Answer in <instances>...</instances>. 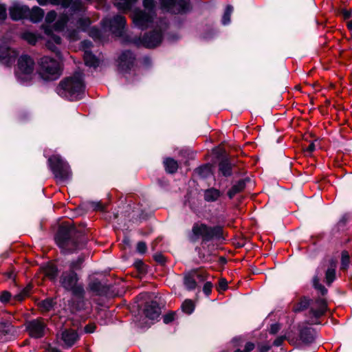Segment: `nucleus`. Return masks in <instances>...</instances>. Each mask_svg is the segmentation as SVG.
<instances>
[{"label":"nucleus","mask_w":352,"mask_h":352,"mask_svg":"<svg viewBox=\"0 0 352 352\" xmlns=\"http://www.w3.org/2000/svg\"><path fill=\"white\" fill-rule=\"evenodd\" d=\"M43 28L45 33L49 36L46 43V47L50 51L54 52L57 56L60 57V52L56 45L60 44L61 38L53 33V28L50 25H47Z\"/></svg>","instance_id":"4468645a"},{"label":"nucleus","mask_w":352,"mask_h":352,"mask_svg":"<svg viewBox=\"0 0 352 352\" xmlns=\"http://www.w3.org/2000/svg\"><path fill=\"white\" fill-rule=\"evenodd\" d=\"M232 165L228 158H223L219 164V170L225 177L230 176L232 174Z\"/></svg>","instance_id":"b1692460"},{"label":"nucleus","mask_w":352,"mask_h":352,"mask_svg":"<svg viewBox=\"0 0 352 352\" xmlns=\"http://www.w3.org/2000/svg\"><path fill=\"white\" fill-rule=\"evenodd\" d=\"M83 261H84V257L80 256L78 258V259L76 261L71 262L70 265H69V268H70L69 270H73L75 272V270H80L81 267H80L81 264L83 263Z\"/></svg>","instance_id":"79ce46f5"},{"label":"nucleus","mask_w":352,"mask_h":352,"mask_svg":"<svg viewBox=\"0 0 352 352\" xmlns=\"http://www.w3.org/2000/svg\"><path fill=\"white\" fill-rule=\"evenodd\" d=\"M308 307V302L305 300V301L300 302L298 305H297L295 308V311H300L305 310Z\"/></svg>","instance_id":"49530a36"},{"label":"nucleus","mask_w":352,"mask_h":352,"mask_svg":"<svg viewBox=\"0 0 352 352\" xmlns=\"http://www.w3.org/2000/svg\"><path fill=\"white\" fill-rule=\"evenodd\" d=\"M166 171L168 173H175L178 169V164L173 158L168 157L164 161Z\"/></svg>","instance_id":"bb28decb"},{"label":"nucleus","mask_w":352,"mask_h":352,"mask_svg":"<svg viewBox=\"0 0 352 352\" xmlns=\"http://www.w3.org/2000/svg\"><path fill=\"white\" fill-rule=\"evenodd\" d=\"M249 181L250 179L248 178L241 179L236 184L233 185V186L228 192V196L229 198L232 199L235 195L243 190V189L245 188L246 183Z\"/></svg>","instance_id":"412c9836"},{"label":"nucleus","mask_w":352,"mask_h":352,"mask_svg":"<svg viewBox=\"0 0 352 352\" xmlns=\"http://www.w3.org/2000/svg\"><path fill=\"white\" fill-rule=\"evenodd\" d=\"M67 36L72 41H77L79 38V30H68L67 31Z\"/></svg>","instance_id":"a18cd8bd"},{"label":"nucleus","mask_w":352,"mask_h":352,"mask_svg":"<svg viewBox=\"0 0 352 352\" xmlns=\"http://www.w3.org/2000/svg\"><path fill=\"white\" fill-rule=\"evenodd\" d=\"M137 251L141 254H144L146 251V245L143 241H140L137 244Z\"/></svg>","instance_id":"09e8293b"},{"label":"nucleus","mask_w":352,"mask_h":352,"mask_svg":"<svg viewBox=\"0 0 352 352\" xmlns=\"http://www.w3.org/2000/svg\"><path fill=\"white\" fill-rule=\"evenodd\" d=\"M88 204L94 210L103 211L104 210V206L100 201H91L88 202Z\"/></svg>","instance_id":"c03bdc74"},{"label":"nucleus","mask_w":352,"mask_h":352,"mask_svg":"<svg viewBox=\"0 0 352 352\" xmlns=\"http://www.w3.org/2000/svg\"><path fill=\"white\" fill-rule=\"evenodd\" d=\"M233 11V7L230 5L227 6L226 11L222 17V23L227 25L230 22V16Z\"/></svg>","instance_id":"ea45409f"},{"label":"nucleus","mask_w":352,"mask_h":352,"mask_svg":"<svg viewBox=\"0 0 352 352\" xmlns=\"http://www.w3.org/2000/svg\"><path fill=\"white\" fill-rule=\"evenodd\" d=\"M175 314L174 312L169 313L168 314L164 315L163 317L164 322L165 324H168L170 322L173 321L175 319Z\"/></svg>","instance_id":"de8ad7c7"},{"label":"nucleus","mask_w":352,"mask_h":352,"mask_svg":"<svg viewBox=\"0 0 352 352\" xmlns=\"http://www.w3.org/2000/svg\"><path fill=\"white\" fill-rule=\"evenodd\" d=\"M100 31L96 28H91L90 29L89 35L91 37L98 38L100 36Z\"/></svg>","instance_id":"680f3d73"},{"label":"nucleus","mask_w":352,"mask_h":352,"mask_svg":"<svg viewBox=\"0 0 352 352\" xmlns=\"http://www.w3.org/2000/svg\"><path fill=\"white\" fill-rule=\"evenodd\" d=\"M144 10H135L132 14V19L134 25L140 30H146L155 22L159 23V21H155L156 13L155 10V2L153 0H144Z\"/></svg>","instance_id":"39448f33"},{"label":"nucleus","mask_w":352,"mask_h":352,"mask_svg":"<svg viewBox=\"0 0 352 352\" xmlns=\"http://www.w3.org/2000/svg\"><path fill=\"white\" fill-rule=\"evenodd\" d=\"M84 88L83 74L80 71H77L73 76L61 80L56 91L60 96L74 100L80 98Z\"/></svg>","instance_id":"7ed1b4c3"},{"label":"nucleus","mask_w":352,"mask_h":352,"mask_svg":"<svg viewBox=\"0 0 352 352\" xmlns=\"http://www.w3.org/2000/svg\"><path fill=\"white\" fill-rule=\"evenodd\" d=\"M51 170L55 177L60 181H65L70 177L69 166L60 157L53 155L48 160Z\"/></svg>","instance_id":"1a4fd4ad"},{"label":"nucleus","mask_w":352,"mask_h":352,"mask_svg":"<svg viewBox=\"0 0 352 352\" xmlns=\"http://www.w3.org/2000/svg\"><path fill=\"white\" fill-rule=\"evenodd\" d=\"M58 63L48 56H44L41 59L40 75L45 80H54L59 76Z\"/></svg>","instance_id":"9d476101"},{"label":"nucleus","mask_w":352,"mask_h":352,"mask_svg":"<svg viewBox=\"0 0 352 352\" xmlns=\"http://www.w3.org/2000/svg\"><path fill=\"white\" fill-rule=\"evenodd\" d=\"M285 340H286L285 336H279L275 339L273 342V345L276 346H280Z\"/></svg>","instance_id":"4d7b16f0"},{"label":"nucleus","mask_w":352,"mask_h":352,"mask_svg":"<svg viewBox=\"0 0 352 352\" xmlns=\"http://www.w3.org/2000/svg\"><path fill=\"white\" fill-rule=\"evenodd\" d=\"M46 324L41 318L27 321L25 329L30 337L34 338H41L44 336Z\"/></svg>","instance_id":"f8f14e48"},{"label":"nucleus","mask_w":352,"mask_h":352,"mask_svg":"<svg viewBox=\"0 0 352 352\" xmlns=\"http://www.w3.org/2000/svg\"><path fill=\"white\" fill-rule=\"evenodd\" d=\"M50 4L54 6L60 5L64 8H67L70 6L71 0H50Z\"/></svg>","instance_id":"37998d69"},{"label":"nucleus","mask_w":352,"mask_h":352,"mask_svg":"<svg viewBox=\"0 0 352 352\" xmlns=\"http://www.w3.org/2000/svg\"><path fill=\"white\" fill-rule=\"evenodd\" d=\"M21 38L31 45H35L38 37L31 32H24L21 34Z\"/></svg>","instance_id":"f704fd0d"},{"label":"nucleus","mask_w":352,"mask_h":352,"mask_svg":"<svg viewBox=\"0 0 352 352\" xmlns=\"http://www.w3.org/2000/svg\"><path fill=\"white\" fill-rule=\"evenodd\" d=\"M154 259L160 264H164L165 262L164 256L161 254H156L154 255Z\"/></svg>","instance_id":"0e129e2a"},{"label":"nucleus","mask_w":352,"mask_h":352,"mask_svg":"<svg viewBox=\"0 0 352 352\" xmlns=\"http://www.w3.org/2000/svg\"><path fill=\"white\" fill-rule=\"evenodd\" d=\"M300 339L304 342L308 341V333L306 328L302 329L300 333Z\"/></svg>","instance_id":"6e6d98bb"},{"label":"nucleus","mask_w":352,"mask_h":352,"mask_svg":"<svg viewBox=\"0 0 352 352\" xmlns=\"http://www.w3.org/2000/svg\"><path fill=\"white\" fill-rule=\"evenodd\" d=\"M144 313L146 317L148 319L155 320L160 317L161 314V308L156 301H151L146 303L144 309Z\"/></svg>","instance_id":"f3484780"},{"label":"nucleus","mask_w":352,"mask_h":352,"mask_svg":"<svg viewBox=\"0 0 352 352\" xmlns=\"http://www.w3.org/2000/svg\"><path fill=\"white\" fill-rule=\"evenodd\" d=\"M228 287V282L226 279H221L219 283V287L222 290H226Z\"/></svg>","instance_id":"338daca9"},{"label":"nucleus","mask_w":352,"mask_h":352,"mask_svg":"<svg viewBox=\"0 0 352 352\" xmlns=\"http://www.w3.org/2000/svg\"><path fill=\"white\" fill-rule=\"evenodd\" d=\"M43 272L46 276L53 280L58 274V270L56 266L52 264H48L43 267Z\"/></svg>","instance_id":"7c9ffc66"},{"label":"nucleus","mask_w":352,"mask_h":352,"mask_svg":"<svg viewBox=\"0 0 352 352\" xmlns=\"http://www.w3.org/2000/svg\"><path fill=\"white\" fill-rule=\"evenodd\" d=\"M161 4L167 11L179 14L186 12L188 3L185 0H160Z\"/></svg>","instance_id":"ddd939ff"},{"label":"nucleus","mask_w":352,"mask_h":352,"mask_svg":"<svg viewBox=\"0 0 352 352\" xmlns=\"http://www.w3.org/2000/svg\"><path fill=\"white\" fill-rule=\"evenodd\" d=\"M184 283L188 290L195 289L196 288V278L194 277L192 272L185 275L184 278Z\"/></svg>","instance_id":"c85d7f7f"},{"label":"nucleus","mask_w":352,"mask_h":352,"mask_svg":"<svg viewBox=\"0 0 352 352\" xmlns=\"http://www.w3.org/2000/svg\"><path fill=\"white\" fill-rule=\"evenodd\" d=\"M10 293L7 291H4L0 296V301L2 302H6L10 300Z\"/></svg>","instance_id":"8fccbe9b"},{"label":"nucleus","mask_w":352,"mask_h":352,"mask_svg":"<svg viewBox=\"0 0 352 352\" xmlns=\"http://www.w3.org/2000/svg\"><path fill=\"white\" fill-rule=\"evenodd\" d=\"M137 0H114V5L122 10H130Z\"/></svg>","instance_id":"c756f323"},{"label":"nucleus","mask_w":352,"mask_h":352,"mask_svg":"<svg viewBox=\"0 0 352 352\" xmlns=\"http://www.w3.org/2000/svg\"><path fill=\"white\" fill-rule=\"evenodd\" d=\"M16 53L11 48L2 46L0 47V60L6 65L13 62L16 56Z\"/></svg>","instance_id":"aec40b11"},{"label":"nucleus","mask_w":352,"mask_h":352,"mask_svg":"<svg viewBox=\"0 0 352 352\" xmlns=\"http://www.w3.org/2000/svg\"><path fill=\"white\" fill-rule=\"evenodd\" d=\"M56 17V12L55 11H50V12H49L47 13V14L46 16V18H45V20H46L47 22L51 23L53 21H54Z\"/></svg>","instance_id":"864d4df0"},{"label":"nucleus","mask_w":352,"mask_h":352,"mask_svg":"<svg viewBox=\"0 0 352 352\" xmlns=\"http://www.w3.org/2000/svg\"><path fill=\"white\" fill-rule=\"evenodd\" d=\"M280 329V324L279 323H275L271 325L270 329V333L274 335L277 333Z\"/></svg>","instance_id":"3c124183"},{"label":"nucleus","mask_w":352,"mask_h":352,"mask_svg":"<svg viewBox=\"0 0 352 352\" xmlns=\"http://www.w3.org/2000/svg\"><path fill=\"white\" fill-rule=\"evenodd\" d=\"M56 302L52 298H47L39 303V306L45 311H50L55 305Z\"/></svg>","instance_id":"e433bc0d"},{"label":"nucleus","mask_w":352,"mask_h":352,"mask_svg":"<svg viewBox=\"0 0 352 352\" xmlns=\"http://www.w3.org/2000/svg\"><path fill=\"white\" fill-rule=\"evenodd\" d=\"M168 27L167 22L165 19H159V23L157 24L155 29L146 33L141 38L139 37H133L127 41L130 43H134L137 45L142 44L148 48H152L160 45L162 41L163 33L166 30Z\"/></svg>","instance_id":"423d86ee"},{"label":"nucleus","mask_w":352,"mask_h":352,"mask_svg":"<svg viewBox=\"0 0 352 352\" xmlns=\"http://www.w3.org/2000/svg\"><path fill=\"white\" fill-rule=\"evenodd\" d=\"M56 240L58 246L66 253L81 249L87 242L85 230L76 228L69 223H64L60 226Z\"/></svg>","instance_id":"f03ea898"},{"label":"nucleus","mask_w":352,"mask_h":352,"mask_svg":"<svg viewBox=\"0 0 352 352\" xmlns=\"http://www.w3.org/2000/svg\"><path fill=\"white\" fill-rule=\"evenodd\" d=\"M255 347V345L253 342H248L245 344V348L243 349V352H250Z\"/></svg>","instance_id":"052dcab7"},{"label":"nucleus","mask_w":352,"mask_h":352,"mask_svg":"<svg viewBox=\"0 0 352 352\" xmlns=\"http://www.w3.org/2000/svg\"><path fill=\"white\" fill-rule=\"evenodd\" d=\"M191 272H192V275L194 276V277L195 278L198 279L200 281H204V280L205 278H204V275L202 274L199 273V272H197L196 271H192Z\"/></svg>","instance_id":"774afa93"},{"label":"nucleus","mask_w":352,"mask_h":352,"mask_svg":"<svg viewBox=\"0 0 352 352\" xmlns=\"http://www.w3.org/2000/svg\"><path fill=\"white\" fill-rule=\"evenodd\" d=\"M135 267L140 272H143L144 270V263L141 260H138L134 263Z\"/></svg>","instance_id":"69168bd1"},{"label":"nucleus","mask_w":352,"mask_h":352,"mask_svg":"<svg viewBox=\"0 0 352 352\" xmlns=\"http://www.w3.org/2000/svg\"><path fill=\"white\" fill-rule=\"evenodd\" d=\"M309 351H314L321 344V340L317 333L316 329H313V332H311V328L309 327Z\"/></svg>","instance_id":"5701e85b"},{"label":"nucleus","mask_w":352,"mask_h":352,"mask_svg":"<svg viewBox=\"0 0 352 352\" xmlns=\"http://www.w3.org/2000/svg\"><path fill=\"white\" fill-rule=\"evenodd\" d=\"M195 308L194 303L191 300H186L182 305V309L184 312L190 314Z\"/></svg>","instance_id":"4c0bfd02"},{"label":"nucleus","mask_w":352,"mask_h":352,"mask_svg":"<svg viewBox=\"0 0 352 352\" xmlns=\"http://www.w3.org/2000/svg\"><path fill=\"white\" fill-rule=\"evenodd\" d=\"M44 16V11L39 7H34L30 12V19L33 22L41 21Z\"/></svg>","instance_id":"473e14b6"},{"label":"nucleus","mask_w":352,"mask_h":352,"mask_svg":"<svg viewBox=\"0 0 352 352\" xmlns=\"http://www.w3.org/2000/svg\"><path fill=\"white\" fill-rule=\"evenodd\" d=\"M101 24L115 36L123 38L125 43H129L127 40L132 39V37L126 34V19L123 16L118 14L112 18H105L101 21Z\"/></svg>","instance_id":"0eeeda50"},{"label":"nucleus","mask_w":352,"mask_h":352,"mask_svg":"<svg viewBox=\"0 0 352 352\" xmlns=\"http://www.w3.org/2000/svg\"><path fill=\"white\" fill-rule=\"evenodd\" d=\"M204 200L208 202L215 201L221 196V192L214 188H210L204 191Z\"/></svg>","instance_id":"393cba45"},{"label":"nucleus","mask_w":352,"mask_h":352,"mask_svg":"<svg viewBox=\"0 0 352 352\" xmlns=\"http://www.w3.org/2000/svg\"><path fill=\"white\" fill-rule=\"evenodd\" d=\"M68 21H69V19L67 15L61 16L54 25V30L56 31L63 30Z\"/></svg>","instance_id":"c9c22d12"},{"label":"nucleus","mask_w":352,"mask_h":352,"mask_svg":"<svg viewBox=\"0 0 352 352\" xmlns=\"http://www.w3.org/2000/svg\"><path fill=\"white\" fill-rule=\"evenodd\" d=\"M29 9L27 6H22L20 3H14L9 8V13L10 17L15 21L22 19Z\"/></svg>","instance_id":"a211bd4d"},{"label":"nucleus","mask_w":352,"mask_h":352,"mask_svg":"<svg viewBox=\"0 0 352 352\" xmlns=\"http://www.w3.org/2000/svg\"><path fill=\"white\" fill-rule=\"evenodd\" d=\"M60 339L66 346L70 347L77 341L78 336L74 330L65 329L61 333Z\"/></svg>","instance_id":"6ab92c4d"},{"label":"nucleus","mask_w":352,"mask_h":352,"mask_svg":"<svg viewBox=\"0 0 352 352\" xmlns=\"http://www.w3.org/2000/svg\"><path fill=\"white\" fill-rule=\"evenodd\" d=\"M6 8L4 5L0 4V19L3 20L6 18Z\"/></svg>","instance_id":"bf43d9fd"},{"label":"nucleus","mask_w":352,"mask_h":352,"mask_svg":"<svg viewBox=\"0 0 352 352\" xmlns=\"http://www.w3.org/2000/svg\"><path fill=\"white\" fill-rule=\"evenodd\" d=\"M337 261L330 258L323 261L318 266L316 274L312 278V285L317 298L309 301V326L321 324L320 318L327 309L326 296L327 288L321 283V277L324 274V282L327 287H331L336 279Z\"/></svg>","instance_id":"f257e3e1"},{"label":"nucleus","mask_w":352,"mask_h":352,"mask_svg":"<svg viewBox=\"0 0 352 352\" xmlns=\"http://www.w3.org/2000/svg\"><path fill=\"white\" fill-rule=\"evenodd\" d=\"M195 172L201 177H208L211 174V166L209 164H205L197 168L195 170Z\"/></svg>","instance_id":"72a5a7b5"},{"label":"nucleus","mask_w":352,"mask_h":352,"mask_svg":"<svg viewBox=\"0 0 352 352\" xmlns=\"http://www.w3.org/2000/svg\"><path fill=\"white\" fill-rule=\"evenodd\" d=\"M69 7L71 10L74 13L80 12L83 14L87 10V8L81 0H75L74 1L71 0Z\"/></svg>","instance_id":"cd10ccee"},{"label":"nucleus","mask_w":352,"mask_h":352,"mask_svg":"<svg viewBox=\"0 0 352 352\" xmlns=\"http://www.w3.org/2000/svg\"><path fill=\"white\" fill-rule=\"evenodd\" d=\"M212 285L210 282H206L203 287L204 292L208 296L211 293Z\"/></svg>","instance_id":"603ef678"},{"label":"nucleus","mask_w":352,"mask_h":352,"mask_svg":"<svg viewBox=\"0 0 352 352\" xmlns=\"http://www.w3.org/2000/svg\"><path fill=\"white\" fill-rule=\"evenodd\" d=\"M91 24V21L89 16L85 14H80L76 19V25L79 30L86 32Z\"/></svg>","instance_id":"4be33fe9"},{"label":"nucleus","mask_w":352,"mask_h":352,"mask_svg":"<svg viewBox=\"0 0 352 352\" xmlns=\"http://www.w3.org/2000/svg\"><path fill=\"white\" fill-rule=\"evenodd\" d=\"M60 284L66 291L71 292L72 295L78 299L76 309H82L85 290L83 285L79 283L78 274L73 270L63 272L60 277Z\"/></svg>","instance_id":"20e7f679"},{"label":"nucleus","mask_w":352,"mask_h":352,"mask_svg":"<svg viewBox=\"0 0 352 352\" xmlns=\"http://www.w3.org/2000/svg\"><path fill=\"white\" fill-rule=\"evenodd\" d=\"M192 231L195 236H200L207 241L214 238L219 239L222 236V228L219 226L209 227L204 223L195 224Z\"/></svg>","instance_id":"9b49d317"},{"label":"nucleus","mask_w":352,"mask_h":352,"mask_svg":"<svg viewBox=\"0 0 352 352\" xmlns=\"http://www.w3.org/2000/svg\"><path fill=\"white\" fill-rule=\"evenodd\" d=\"M135 59V56L131 51H124L119 57L118 69L122 72L129 71L133 67Z\"/></svg>","instance_id":"2eb2a0df"},{"label":"nucleus","mask_w":352,"mask_h":352,"mask_svg":"<svg viewBox=\"0 0 352 352\" xmlns=\"http://www.w3.org/2000/svg\"><path fill=\"white\" fill-rule=\"evenodd\" d=\"M244 340L241 337H235L232 339V342L235 347H238L242 345Z\"/></svg>","instance_id":"5fc2aeb1"},{"label":"nucleus","mask_w":352,"mask_h":352,"mask_svg":"<svg viewBox=\"0 0 352 352\" xmlns=\"http://www.w3.org/2000/svg\"><path fill=\"white\" fill-rule=\"evenodd\" d=\"M35 67L34 60L28 55L19 57L16 75L21 81H29L32 78Z\"/></svg>","instance_id":"6e6552de"},{"label":"nucleus","mask_w":352,"mask_h":352,"mask_svg":"<svg viewBox=\"0 0 352 352\" xmlns=\"http://www.w3.org/2000/svg\"><path fill=\"white\" fill-rule=\"evenodd\" d=\"M350 259L349 253L346 251H343L342 252V258H341V269L346 270L349 266Z\"/></svg>","instance_id":"a19ab883"},{"label":"nucleus","mask_w":352,"mask_h":352,"mask_svg":"<svg viewBox=\"0 0 352 352\" xmlns=\"http://www.w3.org/2000/svg\"><path fill=\"white\" fill-rule=\"evenodd\" d=\"M14 333V327L8 322L0 323V334L4 336L12 335Z\"/></svg>","instance_id":"2f4dec72"},{"label":"nucleus","mask_w":352,"mask_h":352,"mask_svg":"<svg viewBox=\"0 0 352 352\" xmlns=\"http://www.w3.org/2000/svg\"><path fill=\"white\" fill-rule=\"evenodd\" d=\"M110 289L109 285L96 278L91 280L88 284V289L99 296H111Z\"/></svg>","instance_id":"dca6fc26"},{"label":"nucleus","mask_w":352,"mask_h":352,"mask_svg":"<svg viewBox=\"0 0 352 352\" xmlns=\"http://www.w3.org/2000/svg\"><path fill=\"white\" fill-rule=\"evenodd\" d=\"M92 46V43L89 41L85 40L81 42V47L85 52V50H89L91 47Z\"/></svg>","instance_id":"13d9d810"},{"label":"nucleus","mask_w":352,"mask_h":352,"mask_svg":"<svg viewBox=\"0 0 352 352\" xmlns=\"http://www.w3.org/2000/svg\"><path fill=\"white\" fill-rule=\"evenodd\" d=\"M31 288V285H28L26 287L23 288L19 293L15 294L14 298L18 301L23 300L24 298L29 294Z\"/></svg>","instance_id":"58836bf2"},{"label":"nucleus","mask_w":352,"mask_h":352,"mask_svg":"<svg viewBox=\"0 0 352 352\" xmlns=\"http://www.w3.org/2000/svg\"><path fill=\"white\" fill-rule=\"evenodd\" d=\"M309 153L315 151L317 148H320V145L318 143V140H315L313 142H309Z\"/></svg>","instance_id":"e2e57ef3"},{"label":"nucleus","mask_w":352,"mask_h":352,"mask_svg":"<svg viewBox=\"0 0 352 352\" xmlns=\"http://www.w3.org/2000/svg\"><path fill=\"white\" fill-rule=\"evenodd\" d=\"M83 57L86 65L94 67L98 65V60L89 50H85Z\"/></svg>","instance_id":"a878e982"}]
</instances>
